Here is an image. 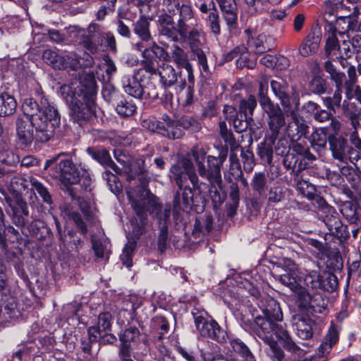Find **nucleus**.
I'll return each instance as SVG.
<instances>
[{
  "label": "nucleus",
  "mask_w": 361,
  "mask_h": 361,
  "mask_svg": "<svg viewBox=\"0 0 361 361\" xmlns=\"http://www.w3.org/2000/svg\"><path fill=\"white\" fill-rule=\"evenodd\" d=\"M97 91V85L92 72H85L79 80L61 87V94L69 105L74 121H88L93 117Z\"/></svg>",
  "instance_id": "2"
},
{
  "label": "nucleus",
  "mask_w": 361,
  "mask_h": 361,
  "mask_svg": "<svg viewBox=\"0 0 361 361\" xmlns=\"http://www.w3.org/2000/svg\"><path fill=\"white\" fill-rule=\"evenodd\" d=\"M87 152L94 160L97 161L103 166L111 169L117 174L122 173V169L118 167L111 160L107 150L104 149L88 147Z\"/></svg>",
  "instance_id": "21"
},
{
  "label": "nucleus",
  "mask_w": 361,
  "mask_h": 361,
  "mask_svg": "<svg viewBox=\"0 0 361 361\" xmlns=\"http://www.w3.org/2000/svg\"><path fill=\"white\" fill-rule=\"evenodd\" d=\"M226 158V150H221L219 157L212 155L207 157V166L209 167L208 182L211 192H217V190L222 188L221 168Z\"/></svg>",
  "instance_id": "12"
},
{
  "label": "nucleus",
  "mask_w": 361,
  "mask_h": 361,
  "mask_svg": "<svg viewBox=\"0 0 361 361\" xmlns=\"http://www.w3.org/2000/svg\"><path fill=\"white\" fill-rule=\"evenodd\" d=\"M224 18L229 28H234L237 22L236 5L234 0H216Z\"/></svg>",
  "instance_id": "24"
},
{
  "label": "nucleus",
  "mask_w": 361,
  "mask_h": 361,
  "mask_svg": "<svg viewBox=\"0 0 361 361\" xmlns=\"http://www.w3.org/2000/svg\"><path fill=\"white\" fill-rule=\"evenodd\" d=\"M257 324L259 327L255 334L268 345V348L266 349L267 355L272 361H282L284 354L274 341V335L275 336V334L271 329V324L269 322L261 319H258Z\"/></svg>",
  "instance_id": "10"
},
{
  "label": "nucleus",
  "mask_w": 361,
  "mask_h": 361,
  "mask_svg": "<svg viewBox=\"0 0 361 361\" xmlns=\"http://www.w3.org/2000/svg\"><path fill=\"white\" fill-rule=\"evenodd\" d=\"M181 128L190 130L192 132H198L202 126L200 123L193 117L184 116L180 120Z\"/></svg>",
  "instance_id": "55"
},
{
  "label": "nucleus",
  "mask_w": 361,
  "mask_h": 361,
  "mask_svg": "<svg viewBox=\"0 0 361 361\" xmlns=\"http://www.w3.org/2000/svg\"><path fill=\"white\" fill-rule=\"evenodd\" d=\"M230 343L233 350L240 354L245 361H255L250 349L241 340L235 338L231 340Z\"/></svg>",
  "instance_id": "39"
},
{
  "label": "nucleus",
  "mask_w": 361,
  "mask_h": 361,
  "mask_svg": "<svg viewBox=\"0 0 361 361\" xmlns=\"http://www.w3.org/2000/svg\"><path fill=\"white\" fill-rule=\"evenodd\" d=\"M163 13L158 16L159 34L171 41H177L188 31L200 24L192 7L184 0H163Z\"/></svg>",
  "instance_id": "4"
},
{
  "label": "nucleus",
  "mask_w": 361,
  "mask_h": 361,
  "mask_svg": "<svg viewBox=\"0 0 361 361\" xmlns=\"http://www.w3.org/2000/svg\"><path fill=\"white\" fill-rule=\"evenodd\" d=\"M329 145L332 155L334 159L341 161L346 162L349 159L356 167V162L358 161V155L355 150L348 145L345 140L341 137H329Z\"/></svg>",
  "instance_id": "13"
},
{
  "label": "nucleus",
  "mask_w": 361,
  "mask_h": 361,
  "mask_svg": "<svg viewBox=\"0 0 361 361\" xmlns=\"http://www.w3.org/2000/svg\"><path fill=\"white\" fill-rule=\"evenodd\" d=\"M116 160L123 167V170L128 173L132 165V157L126 151L116 149L114 152Z\"/></svg>",
  "instance_id": "49"
},
{
  "label": "nucleus",
  "mask_w": 361,
  "mask_h": 361,
  "mask_svg": "<svg viewBox=\"0 0 361 361\" xmlns=\"http://www.w3.org/2000/svg\"><path fill=\"white\" fill-rule=\"evenodd\" d=\"M230 167L228 175H225L226 179L232 183L233 179L238 180L242 178L243 171L237 155L232 152L229 157Z\"/></svg>",
  "instance_id": "35"
},
{
  "label": "nucleus",
  "mask_w": 361,
  "mask_h": 361,
  "mask_svg": "<svg viewBox=\"0 0 361 361\" xmlns=\"http://www.w3.org/2000/svg\"><path fill=\"white\" fill-rule=\"evenodd\" d=\"M116 110L122 116H130L135 112L136 105L132 101L122 100L117 104Z\"/></svg>",
  "instance_id": "51"
},
{
  "label": "nucleus",
  "mask_w": 361,
  "mask_h": 361,
  "mask_svg": "<svg viewBox=\"0 0 361 361\" xmlns=\"http://www.w3.org/2000/svg\"><path fill=\"white\" fill-rule=\"evenodd\" d=\"M104 37H84L82 44L92 54L98 52L102 47Z\"/></svg>",
  "instance_id": "44"
},
{
  "label": "nucleus",
  "mask_w": 361,
  "mask_h": 361,
  "mask_svg": "<svg viewBox=\"0 0 361 361\" xmlns=\"http://www.w3.org/2000/svg\"><path fill=\"white\" fill-rule=\"evenodd\" d=\"M1 193L4 195L5 200L12 211V222L18 227L25 226L27 222L25 217L29 215L26 202L20 196L15 195L12 198L6 195L4 191H1Z\"/></svg>",
  "instance_id": "14"
},
{
  "label": "nucleus",
  "mask_w": 361,
  "mask_h": 361,
  "mask_svg": "<svg viewBox=\"0 0 361 361\" xmlns=\"http://www.w3.org/2000/svg\"><path fill=\"white\" fill-rule=\"evenodd\" d=\"M326 213L324 217V222L329 232L341 238L347 236L346 227L341 221L335 209L331 207H327Z\"/></svg>",
  "instance_id": "19"
},
{
  "label": "nucleus",
  "mask_w": 361,
  "mask_h": 361,
  "mask_svg": "<svg viewBox=\"0 0 361 361\" xmlns=\"http://www.w3.org/2000/svg\"><path fill=\"white\" fill-rule=\"evenodd\" d=\"M271 91L280 100L283 109L289 108L290 106V97L288 93V83L282 79L271 80L270 81Z\"/></svg>",
  "instance_id": "23"
},
{
  "label": "nucleus",
  "mask_w": 361,
  "mask_h": 361,
  "mask_svg": "<svg viewBox=\"0 0 361 361\" xmlns=\"http://www.w3.org/2000/svg\"><path fill=\"white\" fill-rule=\"evenodd\" d=\"M17 102L15 98L8 93L0 94V116L13 115L16 110Z\"/></svg>",
  "instance_id": "31"
},
{
  "label": "nucleus",
  "mask_w": 361,
  "mask_h": 361,
  "mask_svg": "<svg viewBox=\"0 0 361 361\" xmlns=\"http://www.w3.org/2000/svg\"><path fill=\"white\" fill-rule=\"evenodd\" d=\"M292 326L299 338L306 340L312 337V321L303 313L299 312L293 315Z\"/></svg>",
  "instance_id": "18"
},
{
  "label": "nucleus",
  "mask_w": 361,
  "mask_h": 361,
  "mask_svg": "<svg viewBox=\"0 0 361 361\" xmlns=\"http://www.w3.org/2000/svg\"><path fill=\"white\" fill-rule=\"evenodd\" d=\"M257 106V100L253 95H250L246 99L240 101L239 104V112L247 117V113L252 116L255 109Z\"/></svg>",
  "instance_id": "46"
},
{
  "label": "nucleus",
  "mask_w": 361,
  "mask_h": 361,
  "mask_svg": "<svg viewBox=\"0 0 361 361\" xmlns=\"http://www.w3.org/2000/svg\"><path fill=\"white\" fill-rule=\"evenodd\" d=\"M310 87L311 91L314 94H321L326 91L325 81L318 76L312 78Z\"/></svg>",
  "instance_id": "63"
},
{
  "label": "nucleus",
  "mask_w": 361,
  "mask_h": 361,
  "mask_svg": "<svg viewBox=\"0 0 361 361\" xmlns=\"http://www.w3.org/2000/svg\"><path fill=\"white\" fill-rule=\"evenodd\" d=\"M195 324L200 334L219 343H224L228 339L227 331L214 319L207 320L204 312H192Z\"/></svg>",
  "instance_id": "7"
},
{
  "label": "nucleus",
  "mask_w": 361,
  "mask_h": 361,
  "mask_svg": "<svg viewBox=\"0 0 361 361\" xmlns=\"http://www.w3.org/2000/svg\"><path fill=\"white\" fill-rule=\"evenodd\" d=\"M143 123V126H147L149 130L170 139H178L183 135L180 122L171 120L167 115L163 116L162 121L149 120Z\"/></svg>",
  "instance_id": "11"
},
{
  "label": "nucleus",
  "mask_w": 361,
  "mask_h": 361,
  "mask_svg": "<svg viewBox=\"0 0 361 361\" xmlns=\"http://www.w3.org/2000/svg\"><path fill=\"white\" fill-rule=\"evenodd\" d=\"M149 59L153 57L152 54L159 59L165 60L169 57L168 53L164 50V49L157 45L152 39L149 41Z\"/></svg>",
  "instance_id": "59"
},
{
  "label": "nucleus",
  "mask_w": 361,
  "mask_h": 361,
  "mask_svg": "<svg viewBox=\"0 0 361 361\" xmlns=\"http://www.w3.org/2000/svg\"><path fill=\"white\" fill-rule=\"evenodd\" d=\"M103 177L106 180L110 190L113 193L116 195L121 192L122 185L118 180V177L116 176L109 172V171H106L103 173Z\"/></svg>",
  "instance_id": "54"
},
{
  "label": "nucleus",
  "mask_w": 361,
  "mask_h": 361,
  "mask_svg": "<svg viewBox=\"0 0 361 361\" xmlns=\"http://www.w3.org/2000/svg\"><path fill=\"white\" fill-rule=\"evenodd\" d=\"M206 154V150L201 145H195L191 149V156L195 163L199 176L208 180L209 167L204 164Z\"/></svg>",
  "instance_id": "22"
},
{
  "label": "nucleus",
  "mask_w": 361,
  "mask_h": 361,
  "mask_svg": "<svg viewBox=\"0 0 361 361\" xmlns=\"http://www.w3.org/2000/svg\"><path fill=\"white\" fill-rule=\"evenodd\" d=\"M202 33L201 25H199L188 31L185 32V36H180L177 41L173 42H181L188 41L191 49L192 56L194 60L197 61L200 69L204 72L209 71V66L206 53L199 47L200 38Z\"/></svg>",
  "instance_id": "9"
},
{
  "label": "nucleus",
  "mask_w": 361,
  "mask_h": 361,
  "mask_svg": "<svg viewBox=\"0 0 361 361\" xmlns=\"http://www.w3.org/2000/svg\"><path fill=\"white\" fill-rule=\"evenodd\" d=\"M241 159L244 170L249 173L251 172L255 165L253 153L249 149H243L241 150Z\"/></svg>",
  "instance_id": "56"
},
{
  "label": "nucleus",
  "mask_w": 361,
  "mask_h": 361,
  "mask_svg": "<svg viewBox=\"0 0 361 361\" xmlns=\"http://www.w3.org/2000/svg\"><path fill=\"white\" fill-rule=\"evenodd\" d=\"M43 59L45 62L56 69H63L66 68V58L55 51L47 49L43 53Z\"/></svg>",
  "instance_id": "32"
},
{
  "label": "nucleus",
  "mask_w": 361,
  "mask_h": 361,
  "mask_svg": "<svg viewBox=\"0 0 361 361\" xmlns=\"http://www.w3.org/2000/svg\"><path fill=\"white\" fill-rule=\"evenodd\" d=\"M348 273L352 276H361V255L353 252L348 258Z\"/></svg>",
  "instance_id": "43"
},
{
  "label": "nucleus",
  "mask_w": 361,
  "mask_h": 361,
  "mask_svg": "<svg viewBox=\"0 0 361 361\" xmlns=\"http://www.w3.org/2000/svg\"><path fill=\"white\" fill-rule=\"evenodd\" d=\"M268 204H277L285 199L286 190L279 185L274 184L267 195Z\"/></svg>",
  "instance_id": "40"
},
{
  "label": "nucleus",
  "mask_w": 361,
  "mask_h": 361,
  "mask_svg": "<svg viewBox=\"0 0 361 361\" xmlns=\"http://www.w3.org/2000/svg\"><path fill=\"white\" fill-rule=\"evenodd\" d=\"M31 187L32 190L37 192L45 203L49 205L53 203L51 194L42 183L35 179L31 180Z\"/></svg>",
  "instance_id": "45"
},
{
  "label": "nucleus",
  "mask_w": 361,
  "mask_h": 361,
  "mask_svg": "<svg viewBox=\"0 0 361 361\" xmlns=\"http://www.w3.org/2000/svg\"><path fill=\"white\" fill-rule=\"evenodd\" d=\"M140 331L136 327L130 326L126 329L123 334L121 336V341L122 343H127L136 342L139 338Z\"/></svg>",
  "instance_id": "58"
},
{
  "label": "nucleus",
  "mask_w": 361,
  "mask_h": 361,
  "mask_svg": "<svg viewBox=\"0 0 361 361\" xmlns=\"http://www.w3.org/2000/svg\"><path fill=\"white\" fill-rule=\"evenodd\" d=\"M172 61L178 68L190 69V63L188 60V54L179 46L173 45L171 51Z\"/></svg>",
  "instance_id": "34"
},
{
  "label": "nucleus",
  "mask_w": 361,
  "mask_h": 361,
  "mask_svg": "<svg viewBox=\"0 0 361 361\" xmlns=\"http://www.w3.org/2000/svg\"><path fill=\"white\" fill-rule=\"evenodd\" d=\"M247 51V47L244 45L238 46L234 48L231 51L226 53L224 55L223 61L224 62H228L232 61L236 57H239L240 59H243V55Z\"/></svg>",
  "instance_id": "62"
},
{
  "label": "nucleus",
  "mask_w": 361,
  "mask_h": 361,
  "mask_svg": "<svg viewBox=\"0 0 361 361\" xmlns=\"http://www.w3.org/2000/svg\"><path fill=\"white\" fill-rule=\"evenodd\" d=\"M207 22L212 32L216 36L219 35L221 33L220 19L216 8L209 13Z\"/></svg>",
  "instance_id": "52"
},
{
  "label": "nucleus",
  "mask_w": 361,
  "mask_h": 361,
  "mask_svg": "<svg viewBox=\"0 0 361 361\" xmlns=\"http://www.w3.org/2000/svg\"><path fill=\"white\" fill-rule=\"evenodd\" d=\"M213 219L210 216L204 218L196 219L192 235L195 238H200L205 234L210 233L212 230Z\"/></svg>",
  "instance_id": "29"
},
{
  "label": "nucleus",
  "mask_w": 361,
  "mask_h": 361,
  "mask_svg": "<svg viewBox=\"0 0 361 361\" xmlns=\"http://www.w3.org/2000/svg\"><path fill=\"white\" fill-rule=\"evenodd\" d=\"M263 316H258L255 318V333L257 334L259 327L257 324L258 319L269 322L271 324V329L276 338L282 341L286 348L295 351L298 347L292 340L289 333L281 324L277 323V322H281L283 319V313L276 300L273 298L267 300V304L263 310Z\"/></svg>",
  "instance_id": "5"
},
{
  "label": "nucleus",
  "mask_w": 361,
  "mask_h": 361,
  "mask_svg": "<svg viewBox=\"0 0 361 361\" xmlns=\"http://www.w3.org/2000/svg\"><path fill=\"white\" fill-rule=\"evenodd\" d=\"M293 122L289 123L286 126V133L292 140H298L302 136L307 133L308 126L304 121L297 118L294 111H290Z\"/></svg>",
  "instance_id": "20"
},
{
  "label": "nucleus",
  "mask_w": 361,
  "mask_h": 361,
  "mask_svg": "<svg viewBox=\"0 0 361 361\" xmlns=\"http://www.w3.org/2000/svg\"><path fill=\"white\" fill-rule=\"evenodd\" d=\"M341 93L342 88L336 87L332 97H328L322 99L324 104L329 110L335 111V107L341 106V102L342 98Z\"/></svg>",
  "instance_id": "53"
},
{
  "label": "nucleus",
  "mask_w": 361,
  "mask_h": 361,
  "mask_svg": "<svg viewBox=\"0 0 361 361\" xmlns=\"http://www.w3.org/2000/svg\"><path fill=\"white\" fill-rule=\"evenodd\" d=\"M178 95V101L182 105H190L193 102L194 89L190 85H188L186 90L181 91Z\"/></svg>",
  "instance_id": "61"
},
{
  "label": "nucleus",
  "mask_w": 361,
  "mask_h": 361,
  "mask_svg": "<svg viewBox=\"0 0 361 361\" xmlns=\"http://www.w3.org/2000/svg\"><path fill=\"white\" fill-rule=\"evenodd\" d=\"M22 109L27 118H18L16 121V133L20 142L28 145L33 140L39 142L50 140L60 125L57 109L44 97H41L39 103L32 98L25 99Z\"/></svg>",
  "instance_id": "1"
},
{
  "label": "nucleus",
  "mask_w": 361,
  "mask_h": 361,
  "mask_svg": "<svg viewBox=\"0 0 361 361\" xmlns=\"http://www.w3.org/2000/svg\"><path fill=\"white\" fill-rule=\"evenodd\" d=\"M157 74L159 75L161 82L164 87L172 86L178 80V73L174 68L166 63H163L159 66Z\"/></svg>",
  "instance_id": "27"
},
{
  "label": "nucleus",
  "mask_w": 361,
  "mask_h": 361,
  "mask_svg": "<svg viewBox=\"0 0 361 361\" xmlns=\"http://www.w3.org/2000/svg\"><path fill=\"white\" fill-rule=\"evenodd\" d=\"M340 330L341 328L339 326H336L331 322L328 332L326 334L324 342H323L319 348V355L324 356L330 352L332 347L338 341Z\"/></svg>",
  "instance_id": "25"
},
{
  "label": "nucleus",
  "mask_w": 361,
  "mask_h": 361,
  "mask_svg": "<svg viewBox=\"0 0 361 361\" xmlns=\"http://www.w3.org/2000/svg\"><path fill=\"white\" fill-rule=\"evenodd\" d=\"M268 85V78H267L266 77L262 78V79L259 81L258 92L259 103L261 108H263L266 106H268L274 103L267 95Z\"/></svg>",
  "instance_id": "41"
},
{
  "label": "nucleus",
  "mask_w": 361,
  "mask_h": 361,
  "mask_svg": "<svg viewBox=\"0 0 361 361\" xmlns=\"http://www.w3.org/2000/svg\"><path fill=\"white\" fill-rule=\"evenodd\" d=\"M170 172L172 178L180 189L188 186L186 183L189 179L194 190H200V180L191 160L185 158L181 159L177 164L171 166Z\"/></svg>",
  "instance_id": "8"
},
{
  "label": "nucleus",
  "mask_w": 361,
  "mask_h": 361,
  "mask_svg": "<svg viewBox=\"0 0 361 361\" xmlns=\"http://www.w3.org/2000/svg\"><path fill=\"white\" fill-rule=\"evenodd\" d=\"M152 326L157 329L161 330L160 334L163 335L168 332L169 330V322L164 317L157 316L155 317L152 322Z\"/></svg>",
  "instance_id": "64"
},
{
  "label": "nucleus",
  "mask_w": 361,
  "mask_h": 361,
  "mask_svg": "<svg viewBox=\"0 0 361 361\" xmlns=\"http://www.w3.org/2000/svg\"><path fill=\"white\" fill-rule=\"evenodd\" d=\"M274 39L270 36L261 34L254 40V47L257 54H263L274 48Z\"/></svg>",
  "instance_id": "36"
},
{
  "label": "nucleus",
  "mask_w": 361,
  "mask_h": 361,
  "mask_svg": "<svg viewBox=\"0 0 361 361\" xmlns=\"http://www.w3.org/2000/svg\"><path fill=\"white\" fill-rule=\"evenodd\" d=\"M20 161L19 157L11 149L3 147L0 149V162L8 166H15Z\"/></svg>",
  "instance_id": "48"
},
{
  "label": "nucleus",
  "mask_w": 361,
  "mask_h": 361,
  "mask_svg": "<svg viewBox=\"0 0 361 361\" xmlns=\"http://www.w3.org/2000/svg\"><path fill=\"white\" fill-rule=\"evenodd\" d=\"M145 171V160L142 158L133 160L132 165L127 173L126 178L128 180H133L136 175L143 174Z\"/></svg>",
  "instance_id": "47"
},
{
  "label": "nucleus",
  "mask_w": 361,
  "mask_h": 361,
  "mask_svg": "<svg viewBox=\"0 0 361 361\" xmlns=\"http://www.w3.org/2000/svg\"><path fill=\"white\" fill-rule=\"evenodd\" d=\"M320 39L314 34H309L299 48L300 54L303 56H307L314 53L319 45Z\"/></svg>",
  "instance_id": "33"
},
{
  "label": "nucleus",
  "mask_w": 361,
  "mask_h": 361,
  "mask_svg": "<svg viewBox=\"0 0 361 361\" xmlns=\"http://www.w3.org/2000/svg\"><path fill=\"white\" fill-rule=\"evenodd\" d=\"M311 146L317 152H319L324 149L326 145V135L323 129L314 130L310 137Z\"/></svg>",
  "instance_id": "37"
},
{
  "label": "nucleus",
  "mask_w": 361,
  "mask_h": 361,
  "mask_svg": "<svg viewBox=\"0 0 361 361\" xmlns=\"http://www.w3.org/2000/svg\"><path fill=\"white\" fill-rule=\"evenodd\" d=\"M149 26V20L145 15H142L134 24V32L145 42L152 39Z\"/></svg>",
  "instance_id": "30"
},
{
  "label": "nucleus",
  "mask_w": 361,
  "mask_h": 361,
  "mask_svg": "<svg viewBox=\"0 0 361 361\" xmlns=\"http://www.w3.org/2000/svg\"><path fill=\"white\" fill-rule=\"evenodd\" d=\"M135 247V245L133 243H128L123 248V252L121 255L123 264L127 267L132 266V255Z\"/></svg>",
  "instance_id": "60"
},
{
  "label": "nucleus",
  "mask_w": 361,
  "mask_h": 361,
  "mask_svg": "<svg viewBox=\"0 0 361 361\" xmlns=\"http://www.w3.org/2000/svg\"><path fill=\"white\" fill-rule=\"evenodd\" d=\"M267 141L269 143L264 142L259 145L257 154L264 161L271 164L273 159L272 145L274 144L269 140Z\"/></svg>",
  "instance_id": "50"
},
{
  "label": "nucleus",
  "mask_w": 361,
  "mask_h": 361,
  "mask_svg": "<svg viewBox=\"0 0 361 361\" xmlns=\"http://www.w3.org/2000/svg\"><path fill=\"white\" fill-rule=\"evenodd\" d=\"M287 109H284V111H283L279 105L274 103L262 108L267 117L268 131L266 140H269L272 144L275 143L285 128V116L290 114V111Z\"/></svg>",
  "instance_id": "6"
},
{
  "label": "nucleus",
  "mask_w": 361,
  "mask_h": 361,
  "mask_svg": "<svg viewBox=\"0 0 361 361\" xmlns=\"http://www.w3.org/2000/svg\"><path fill=\"white\" fill-rule=\"evenodd\" d=\"M251 185L253 191L257 192L259 196H265L267 178L264 173H255L252 180Z\"/></svg>",
  "instance_id": "42"
},
{
  "label": "nucleus",
  "mask_w": 361,
  "mask_h": 361,
  "mask_svg": "<svg viewBox=\"0 0 361 361\" xmlns=\"http://www.w3.org/2000/svg\"><path fill=\"white\" fill-rule=\"evenodd\" d=\"M305 283L308 288L316 291L325 290L333 292L337 287V279L334 275H328L324 280L317 271H311L305 277Z\"/></svg>",
  "instance_id": "15"
},
{
  "label": "nucleus",
  "mask_w": 361,
  "mask_h": 361,
  "mask_svg": "<svg viewBox=\"0 0 361 361\" xmlns=\"http://www.w3.org/2000/svg\"><path fill=\"white\" fill-rule=\"evenodd\" d=\"M219 128L221 137L224 141L230 146L231 150L233 152L237 149L240 145L235 140L231 131L228 129L226 122L220 121L219 123Z\"/></svg>",
  "instance_id": "38"
},
{
  "label": "nucleus",
  "mask_w": 361,
  "mask_h": 361,
  "mask_svg": "<svg viewBox=\"0 0 361 361\" xmlns=\"http://www.w3.org/2000/svg\"><path fill=\"white\" fill-rule=\"evenodd\" d=\"M223 115L236 133H240L247 130L249 125L247 118L245 117V115L238 113L233 106L224 105Z\"/></svg>",
  "instance_id": "16"
},
{
  "label": "nucleus",
  "mask_w": 361,
  "mask_h": 361,
  "mask_svg": "<svg viewBox=\"0 0 361 361\" xmlns=\"http://www.w3.org/2000/svg\"><path fill=\"white\" fill-rule=\"evenodd\" d=\"M340 210L350 224H355L361 218V207L356 202L346 201L342 204Z\"/></svg>",
  "instance_id": "28"
},
{
  "label": "nucleus",
  "mask_w": 361,
  "mask_h": 361,
  "mask_svg": "<svg viewBox=\"0 0 361 361\" xmlns=\"http://www.w3.org/2000/svg\"><path fill=\"white\" fill-rule=\"evenodd\" d=\"M54 176L60 178L66 184H76L80 180V172L70 160L60 161Z\"/></svg>",
  "instance_id": "17"
},
{
  "label": "nucleus",
  "mask_w": 361,
  "mask_h": 361,
  "mask_svg": "<svg viewBox=\"0 0 361 361\" xmlns=\"http://www.w3.org/2000/svg\"><path fill=\"white\" fill-rule=\"evenodd\" d=\"M140 194L135 197L134 192L128 191V196L131 205L140 219V227L137 234L141 235L145 231L147 224V212L155 214L154 218L157 220L159 233L158 236L159 249L163 252L166 246L168 240V227L170 223L171 205L162 206L158 198L148 190L142 186L139 189Z\"/></svg>",
  "instance_id": "3"
},
{
  "label": "nucleus",
  "mask_w": 361,
  "mask_h": 361,
  "mask_svg": "<svg viewBox=\"0 0 361 361\" xmlns=\"http://www.w3.org/2000/svg\"><path fill=\"white\" fill-rule=\"evenodd\" d=\"M297 189L302 195L308 199H314V192H315L314 186L305 180H299L297 182Z\"/></svg>",
  "instance_id": "57"
},
{
  "label": "nucleus",
  "mask_w": 361,
  "mask_h": 361,
  "mask_svg": "<svg viewBox=\"0 0 361 361\" xmlns=\"http://www.w3.org/2000/svg\"><path fill=\"white\" fill-rule=\"evenodd\" d=\"M123 90L135 98H141L143 89L133 75H125L121 79Z\"/></svg>",
  "instance_id": "26"
}]
</instances>
